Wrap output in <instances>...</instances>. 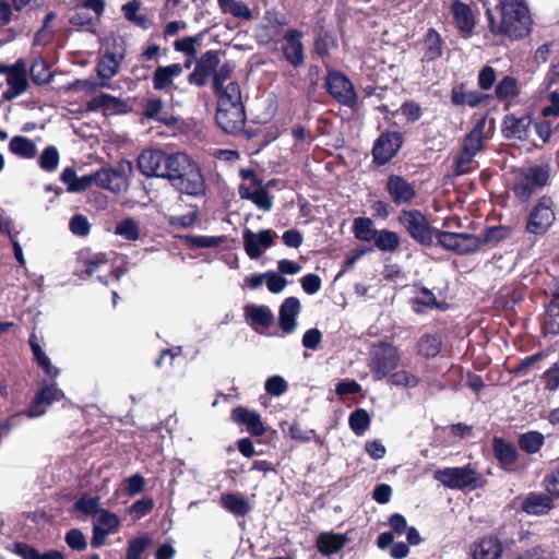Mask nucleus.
<instances>
[{"mask_svg":"<svg viewBox=\"0 0 559 559\" xmlns=\"http://www.w3.org/2000/svg\"><path fill=\"white\" fill-rule=\"evenodd\" d=\"M179 192L200 198L206 192V183L199 164L188 154L174 153L165 178Z\"/></svg>","mask_w":559,"mask_h":559,"instance_id":"f257e3e1","label":"nucleus"},{"mask_svg":"<svg viewBox=\"0 0 559 559\" xmlns=\"http://www.w3.org/2000/svg\"><path fill=\"white\" fill-rule=\"evenodd\" d=\"M221 50H206L195 60V67L187 76L190 85L203 88L212 79L213 92L221 91L223 85L231 78L235 71V64L226 61L221 64Z\"/></svg>","mask_w":559,"mask_h":559,"instance_id":"f03ea898","label":"nucleus"},{"mask_svg":"<svg viewBox=\"0 0 559 559\" xmlns=\"http://www.w3.org/2000/svg\"><path fill=\"white\" fill-rule=\"evenodd\" d=\"M497 8L500 10L510 39H522L531 33L532 19L524 0H501Z\"/></svg>","mask_w":559,"mask_h":559,"instance_id":"7ed1b4c3","label":"nucleus"},{"mask_svg":"<svg viewBox=\"0 0 559 559\" xmlns=\"http://www.w3.org/2000/svg\"><path fill=\"white\" fill-rule=\"evenodd\" d=\"M397 219L408 236L424 248H431L433 240H438V234L443 233L433 227L419 210H402Z\"/></svg>","mask_w":559,"mask_h":559,"instance_id":"20e7f679","label":"nucleus"},{"mask_svg":"<svg viewBox=\"0 0 559 559\" xmlns=\"http://www.w3.org/2000/svg\"><path fill=\"white\" fill-rule=\"evenodd\" d=\"M435 478L444 487L456 490H476L487 485V479L471 464L438 469L435 472Z\"/></svg>","mask_w":559,"mask_h":559,"instance_id":"39448f33","label":"nucleus"},{"mask_svg":"<svg viewBox=\"0 0 559 559\" xmlns=\"http://www.w3.org/2000/svg\"><path fill=\"white\" fill-rule=\"evenodd\" d=\"M324 87L326 93L340 105L354 109L358 104V94L353 82L342 71L329 69Z\"/></svg>","mask_w":559,"mask_h":559,"instance_id":"423d86ee","label":"nucleus"},{"mask_svg":"<svg viewBox=\"0 0 559 559\" xmlns=\"http://www.w3.org/2000/svg\"><path fill=\"white\" fill-rule=\"evenodd\" d=\"M400 362L397 347L386 342H379L373 345L368 367L373 379L379 381L386 378Z\"/></svg>","mask_w":559,"mask_h":559,"instance_id":"0eeeda50","label":"nucleus"},{"mask_svg":"<svg viewBox=\"0 0 559 559\" xmlns=\"http://www.w3.org/2000/svg\"><path fill=\"white\" fill-rule=\"evenodd\" d=\"M549 177L548 165L528 167L515 181L513 192L522 202H527L537 189L548 185Z\"/></svg>","mask_w":559,"mask_h":559,"instance_id":"6e6552de","label":"nucleus"},{"mask_svg":"<svg viewBox=\"0 0 559 559\" xmlns=\"http://www.w3.org/2000/svg\"><path fill=\"white\" fill-rule=\"evenodd\" d=\"M404 144V135L400 131L386 130L373 142L371 148L372 164L377 167L389 164L396 157Z\"/></svg>","mask_w":559,"mask_h":559,"instance_id":"1a4fd4ad","label":"nucleus"},{"mask_svg":"<svg viewBox=\"0 0 559 559\" xmlns=\"http://www.w3.org/2000/svg\"><path fill=\"white\" fill-rule=\"evenodd\" d=\"M0 74H4L7 78L9 88L3 93L7 100H11L27 91L29 84L26 63L23 59H17L13 64L0 62Z\"/></svg>","mask_w":559,"mask_h":559,"instance_id":"9d476101","label":"nucleus"},{"mask_svg":"<svg viewBox=\"0 0 559 559\" xmlns=\"http://www.w3.org/2000/svg\"><path fill=\"white\" fill-rule=\"evenodd\" d=\"M173 157L174 153L167 154L162 150L147 148L139 155L136 164L140 173L144 176L164 179Z\"/></svg>","mask_w":559,"mask_h":559,"instance_id":"9b49d317","label":"nucleus"},{"mask_svg":"<svg viewBox=\"0 0 559 559\" xmlns=\"http://www.w3.org/2000/svg\"><path fill=\"white\" fill-rule=\"evenodd\" d=\"M552 205L554 202L549 195H543L538 200L527 217L526 230L530 234L544 235L548 230L556 218Z\"/></svg>","mask_w":559,"mask_h":559,"instance_id":"f8f14e48","label":"nucleus"},{"mask_svg":"<svg viewBox=\"0 0 559 559\" xmlns=\"http://www.w3.org/2000/svg\"><path fill=\"white\" fill-rule=\"evenodd\" d=\"M438 245L456 254H469L480 248L479 236L468 233L444 231L438 234Z\"/></svg>","mask_w":559,"mask_h":559,"instance_id":"ddd939ff","label":"nucleus"},{"mask_svg":"<svg viewBox=\"0 0 559 559\" xmlns=\"http://www.w3.org/2000/svg\"><path fill=\"white\" fill-rule=\"evenodd\" d=\"M304 33L298 28H289L283 35L281 51L284 60L294 68H300L306 61Z\"/></svg>","mask_w":559,"mask_h":559,"instance_id":"4468645a","label":"nucleus"},{"mask_svg":"<svg viewBox=\"0 0 559 559\" xmlns=\"http://www.w3.org/2000/svg\"><path fill=\"white\" fill-rule=\"evenodd\" d=\"M450 13L459 35L463 39L471 38L477 24L472 7L461 0H454L450 5Z\"/></svg>","mask_w":559,"mask_h":559,"instance_id":"2eb2a0df","label":"nucleus"},{"mask_svg":"<svg viewBox=\"0 0 559 559\" xmlns=\"http://www.w3.org/2000/svg\"><path fill=\"white\" fill-rule=\"evenodd\" d=\"M247 120L245 105L217 107L215 121L228 134H237L245 128Z\"/></svg>","mask_w":559,"mask_h":559,"instance_id":"dca6fc26","label":"nucleus"},{"mask_svg":"<svg viewBox=\"0 0 559 559\" xmlns=\"http://www.w3.org/2000/svg\"><path fill=\"white\" fill-rule=\"evenodd\" d=\"M385 191L396 206L411 205L417 197L415 187L401 175L388 177Z\"/></svg>","mask_w":559,"mask_h":559,"instance_id":"f3484780","label":"nucleus"},{"mask_svg":"<svg viewBox=\"0 0 559 559\" xmlns=\"http://www.w3.org/2000/svg\"><path fill=\"white\" fill-rule=\"evenodd\" d=\"M64 399V393L55 383H47L46 381L41 384L40 389L32 400L28 408V417H39L45 414L46 406H50L55 402H59Z\"/></svg>","mask_w":559,"mask_h":559,"instance_id":"a211bd4d","label":"nucleus"},{"mask_svg":"<svg viewBox=\"0 0 559 559\" xmlns=\"http://www.w3.org/2000/svg\"><path fill=\"white\" fill-rule=\"evenodd\" d=\"M491 450L501 469L508 473L514 471V465L520 459V453L514 443L502 437L493 436L491 439Z\"/></svg>","mask_w":559,"mask_h":559,"instance_id":"6ab92c4d","label":"nucleus"},{"mask_svg":"<svg viewBox=\"0 0 559 559\" xmlns=\"http://www.w3.org/2000/svg\"><path fill=\"white\" fill-rule=\"evenodd\" d=\"M178 76H180V67L173 66V63L158 66L153 73V87L158 92H178L179 94L188 93L187 88H181L174 83V80Z\"/></svg>","mask_w":559,"mask_h":559,"instance_id":"aec40b11","label":"nucleus"},{"mask_svg":"<svg viewBox=\"0 0 559 559\" xmlns=\"http://www.w3.org/2000/svg\"><path fill=\"white\" fill-rule=\"evenodd\" d=\"M230 419L240 426H245L247 431L253 437H261L265 433L264 424L260 414L255 411L237 406L231 411Z\"/></svg>","mask_w":559,"mask_h":559,"instance_id":"412c9836","label":"nucleus"},{"mask_svg":"<svg viewBox=\"0 0 559 559\" xmlns=\"http://www.w3.org/2000/svg\"><path fill=\"white\" fill-rule=\"evenodd\" d=\"M301 310L300 301L297 297H287L278 310V326L286 333L290 334L297 325V317Z\"/></svg>","mask_w":559,"mask_h":559,"instance_id":"4be33fe9","label":"nucleus"},{"mask_svg":"<svg viewBox=\"0 0 559 559\" xmlns=\"http://www.w3.org/2000/svg\"><path fill=\"white\" fill-rule=\"evenodd\" d=\"M554 508V499L546 491H531L521 502V510L530 515H545Z\"/></svg>","mask_w":559,"mask_h":559,"instance_id":"5701e85b","label":"nucleus"},{"mask_svg":"<svg viewBox=\"0 0 559 559\" xmlns=\"http://www.w3.org/2000/svg\"><path fill=\"white\" fill-rule=\"evenodd\" d=\"M530 124V116L516 117L514 114H508L502 120L501 131L506 139L525 140Z\"/></svg>","mask_w":559,"mask_h":559,"instance_id":"b1692460","label":"nucleus"},{"mask_svg":"<svg viewBox=\"0 0 559 559\" xmlns=\"http://www.w3.org/2000/svg\"><path fill=\"white\" fill-rule=\"evenodd\" d=\"M314 39L312 53L321 60L330 58V50L337 47L336 38L332 32L324 28L323 23L318 22L313 27Z\"/></svg>","mask_w":559,"mask_h":559,"instance_id":"393cba45","label":"nucleus"},{"mask_svg":"<svg viewBox=\"0 0 559 559\" xmlns=\"http://www.w3.org/2000/svg\"><path fill=\"white\" fill-rule=\"evenodd\" d=\"M488 94L477 91H466L464 83L455 84L451 88V103L454 106H469L472 108L478 107L489 99Z\"/></svg>","mask_w":559,"mask_h":559,"instance_id":"a878e982","label":"nucleus"},{"mask_svg":"<svg viewBox=\"0 0 559 559\" xmlns=\"http://www.w3.org/2000/svg\"><path fill=\"white\" fill-rule=\"evenodd\" d=\"M473 559H499L502 544L498 537L485 536L471 546Z\"/></svg>","mask_w":559,"mask_h":559,"instance_id":"bb28decb","label":"nucleus"},{"mask_svg":"<svg viewBox=\"0 0 559 559\" xmlns=\"http://www.w3.org/2000/svg\"><path fill=\"white\" fill-rule=\"evenodd\" d=\"M475 123L472 130L464 136L462 147L463 150L471 152L472 154H477L481 151L485 142L484 131L487 123V116L480 115L477 117L474 115Z\"/></svg>","mask_w":559,"mask_h":559,"instance_id":"cd10ccee","label":"nucleus"},{"mask_svg":"<svg viewBox=\"0 0 559 559\" xmlns=\"http://www.w3.org/2000/svg\"><path fill=\"white\" fill-rule=\"evenodd\" d=\"M246 320L257 330L258 326L269 328L274 320V316L267 306L247 305L243 308Z\"/></svg>","mask_w":559,"mask_h":559,"instance_id":"c85d7f7f","label":"nucleus"},{"mask_svg":"<svg viewBox=\"0 0 559 559\" xmlns=\"http://www.w3.org/2000/svg\"><path fill=\"white\" fill-rule=\"evenodd\" d=\"M443 39L437 29L430 27L424 36V53L421 61L432 62L442 56Z\"/></svg>","mask_w":559,"mask_h":559,"instance_id":"c756f323","label":"nucleus"},{"mask_svg":"<svg viewBox=\"0 0 559 559\" xmlns=\"http://www.w3.org/2000/svg\"><path fill=\"white\" fill-rule=\"evenodd\" d=\"M219 503L222 508L236 516H246L251 511L249 501L239 493L223 492Z\"/></svg>","mask_w":559,"mask_h":559,"instance_id":"7c9ffc66","label":"nucleus"},{"mask_svg":"<svg viewBox=\"0 0 559 559\" xmlns=\"http://www.w3.org/2000/svg\"><path fill=\"white\" fill-rule=\"evenodd\" d=\"M417 354L427 359L435 358L442 348V337L439 333H424L417 342Z\"/></svg>","mask_w":559,"mask_h":559,"instance_id":"2f4dec72","label":"nucleus"},{"mask_svg":"<svg viewBox=\"0 0 559 559\" xmlns=\"http://www.w3.org/2000/svg\"><path fill=\"white\" fill-rule=\"evenodd\" d=\"M346 542L343 534L321 533L317 538V548L323 556H331L338 552Z\"/></svg>","mask_w":559,"mask_h":559,"instance_id":"473e14b6","label":"nucleus"},{"mask_svg":"<svg viewBox=\"0 0 559 559\" xmlns=\"http://www.w3.org/2000/svg\"><path fill=\"white\" fill-rule=\"evenodd\" d=\"M213 93L217 98V107L243 105L240 85L236 81L223 85L221 91Z\"/></svg>","mask_w":559,"mask_h":559,"instance_id":"72a5a7b5","label":"nucleus"},{"mask_svg":"<svg viewBox=\"0 0 559 559\" xmlns=\"http://www.w3.org/2000/svg\"><path fill=\"white\" fill-rule=\"evenodd\" d=\"M542 330L545 335L559 334V295L555 296L547 306L542 319Z\"/></svg>","mask_w":559,"mask_h":559,"instance_id":"f704fd0d","label":"nucleus"},{"mask_svg":"<svg viewBox=\"0 0 559 559\" xmlns=\"http://www.w3.org/2000/svg\"><path fill=\"white\" fill-rule=\"evenodd\" d=\"M545 444V436L537 430H530L518 437V447L528 455L538 453Z\"/></svg>","mask_w":559,"mask_h":559,"instance_id":"c9c22d12","label":"nucleus"},{"mask_svg":"<svg viewBox=\"0 0 559 559\" xmlns=\"http://www.w3.org/2000/svg\"><path fill=\"white\" fill-rule=\"evenodd\" d=\"M13 546V551L22 559H66L59 550L51 549L40 554L35 547L23 542H16Z\"/></svg>","mask_w":559,"mask_h":559,"instance_id":"e433bc0d","label":"nucleus"},{"mask_svg":"<svg viewBox=\"0 0 559 559\" xmlns=\"http://www.w3.org/2000/svg\"><path fill=\"white\" fill-rule=\"evenodd\" d=\"M179 238L185 242L188 249L197 250L203 248H217L226 241L225 236H192L183 235Z\"/></svg>","mask_w":559,"mask_h":559,"instance_id":"4c0bfd02","label":"nucleus"},{"mask_svg":"<svg viewBox=\"0 0 559 559\" xmlns=\"http://www.w3.org/2000/svg\"><path fill=\"white\" fill-rule=\"evenodd\" d=\"M29 75L34 84L44 86L49 84L53 74L50 72L49 63L41 57L35 58L29 68Z\"/></svg>","mask_w":559,"mask_h":559,"instance_id":"58836bf2","label":"nucleus"},{"mask_svg":"<svg viewBox=\"0 0 559 559\" xmlns=\"http://www.w3.org/2000/svg\"><path fill=\"white\" fill-rule=\"evenodd\" d=\"M9 151L21 158L31 159L36 156L35 143L23 135H14L9 143Z\"/></svg>","mask_w":559,"mask_h":559,"instance_id":"ea45409f","label":"nucleus"},{"mask_svg":"<svg viewBox=\"0 0 559 559\" xmlns=\"http://www.w3.org/2000/svg\"><path fill=\"white\" fill-rule=\"evenodd\" d=\"M511 235V227L499 225L487 227L481 235H479L480 248L485 246L496 247L501 241L509 238Z\"/></svg>","mask_w":559,"mask_h":559,"instance_id":"a19ab883","label":"nucleus"},{"mask_svg":"<svg viewBox=\"0 0 559 559\" xmlns=\"http://www.w3.org/2000/svg\"><path fill=\"white\" fill-rule=\"evenodd\" d=\"M379 230L373 227L369 217H356L353 223V233L360 241H370L376 238Z\"/></svg>","mask_w":559,"mask_h":559,"instance_id":"79ce46f5","label":"nucleus"},{"mask_svg":"<svg viewBox=\"0 0 559 559\" xmlns=\"http://www.w3.org/2000/svg\"><path fill=\"white\" fill-rule=\"evenodd\" d=\"M519 93L518 80L511 75L503 76L495 87V95L499 100L515 98Z\"/></svg>","mask_w":559,"mask_h":559,"instance_id":"37998d69","label":"nucleus"},{"mask_svg":"<svg viewBox=\"0 0 559 559\" xmlns=\"http://www.w3.org/2000/svg\"><path fill=\"white\" fill-rule=\"evenodd\" d=\"M374 246L383 252H393L400 247V237L395 231L381 229L377 233Z\"/></svg>","mask_w":559,"mask_h":559,"instance_id":"c03bdc74","label":"nucleus"},{"mask_svg":"<svg viewBox=\"0 0 559 559\" xmlns=\"http://www.w3.org/2000/svg\"><path fill=\"white\" fill-rule=\"evenodd\" d=\"M122 102L106 93H100L99 95H96L92 97L86 103V110L87 111H97L99 109H112L115 110L118 106H121Z\"/></svg>","mask_w":559,"mask_h":559,"instance_id":"a18cd8bd","label":"nucleus"},{"mask_svg":"<svg viewBox=\"0 0 559 559\" xmlns=\"http://www.w3.org/2000/svg\"><path fill=\"white\" fill-rule=\"evenodd\" d=\"M240 194L241 198L251 200L260 210L270 211L273 206V197L264 187H259L252 192L247 189L246 193L240 191Z\"/></svg>","mask_w":559,"mask_h":559,"instance_id":"49530a36","label":"nucleus"},{"mask_svg":"<svg viewBox=\"0 0 559 559\" xmlns=\"http://www.w3.org/2000/svg\"><path fill=\"white\" fill-rule=\"evenodd\" d=\"M371 424V418L365 408H356L350 413L348 418V425L355 435H362Z\"/></svg>","mask_w":559,"mask_h":559,"instance_id":"de8ad7c7","label":"nucleus"},{"mask_svg":"<svg viewBox=\"0 0 559 559\" xmlns=\"http://www.w3.org/2000/svg\"><path fill=\"white\" fill-rule=\"evenodd\" d=\"M119 69V62L116 56L111 52L105 53L96 66V71L99 78L110 80L116 75Z\"/></svg>","mask_w":559,"mask_h":559,"instance_id":"09e8293b","label":"nucleus"},{"mask_svg":"<svg viewBox=\"0 0 559 559\" xmlns=\"http://www.w3.org/2000/svg\"><path fill=\"white\" fill-rule=\"evenodd\" d=\"M115 234L126 240L135 241L140 238L139 223L132 217H127L116 225Z\"/></svg>","mask_w":559,"mask_h":559,"instance_id":"8fccbe9b","label":"nucleus"},{"mask_svg":"<svg viewBox=\"0 0 559 559\" xmlns=\"http://www.w3.org/2000/svg\"><path fill=\"white\" fill-rule=\"evenodd\" d=\"M151 544L152 538L147 534L130 539L128 542L126 559H141L142 554Z\"/></svg>","mask_w":559,"mask_h":559,"instance_id":"3c124183","label":"nucleus"},{"mask_svg":"<svg viewBox=\"0 0 559 559\" xmlns=\"http://www.w3.org/2000/svg\"><path fill=\"white\" fill-rule=\"evenodd\" d=\"M414 302L418 306H423L429 309L445 310L448 308L445 302L438 301L435 294L429 288L424 286L418 289Z\"/></svg>","mask_w":559,"mask_h":559,"instance_id":"603ef678","label":"nucleus"},{"mask_svg":"<svg viewBox=\"0 0 559 559\" xmlns=\"http://www.w3.org/2000/svg\"><path fill=\"white\" fill-rule=\"evenodd\" d=\"M542 485L545 491L552 497V499H559V464L554 465L546 472Z\"/></svg>","mask_w":559,"mask_h":559,"instance_id":"864d4df0","label":"nucleus"},{"mask_svg":"<svg viewBox=\"0 0 559 559\" xmlns=\"http://www.w3.org/2000/svg\"><path fill=\"white\" fill-rule=\"evenodd\" d=\"M60 160V155L56 146L49 145L44 148L41 152L39 158H38V165L39 167L47 171L52 173L57 169Z\"/></svg>","mask_w":559,"mask_h":559,"instance_id":"5fc2aeb1","label":"nucleus"},{"mask_svg":"<svg viewBox=\"0 0 559 559\" xmlns=\"http://www.w3.org/2000/svg\"><path fill=\"white\" fill-rule=\"evenodd\" d=\"M386 378L389 384L395 386L416 388L419 384V378L407 370L390 373Z\"/></svg>","mask_w":559,"mask_h":559,"instance_id":"6e6d98bb","label":"nucleus"},{"mask_svg":"<svg viewBox=\"0 0 559 559\" xmlns=\"http://www.w3.org/2000/svg\"><path fill=\"white\" fill-rule=\"evenodd\" d=\"M118 176L119 173L112 168H100L93 173L94 185L103 189L116 191L111 183Z\"/></svg>","mask_w":559,"mask_h":559,"instance_id":"4d7b16f0","label":"nucleus"},{"mask_svg":"<svg viewBox=\"0 0 559 559\" xmlns=\"http://www.w3.org/2000/svg\"><path fill=\"white\" fill-rule=\"evenodd\" d=\"M243 246L248 257L252 260L259 259L263 254V250L259 241H257V236L250 229H246L243 231Z\"/></svg>","mask_w":559,"mask_h":559,"instance_id":"13d9d810","label":"nucleus"},{"mask_svg":"<svg viewBox=\"0 0 559 559\" xmlns=\"http://www.w3.org/2000/svg\"><path fill=\"white\" fill-rule=\"evenodd\" d=\"M476 155L463 148L460 150L454 160V173L457 176L468 174L472 170V163Z\"/></svg>","mask_w":559,"mask_h":559,"instance_id":"bf43d9fd","label":"nucleus"},{"mask_svg":"<svg viewBox=\"0 0 559 559\" xmlns=\"http://www.w3.org/2000/svg\"><path fill=\"white\" fill-rule=\"evenodd\" d=\"M75 509L86 515L94 516L100 510L99 497H88L84 495L75 502Z\"/></svg>","mask_w":559,"mask_h":559,"instance_id":"052dcab7","label":"nucleus"},{"mask_svg":"<svg viewBox=\"0 0 559 559\" xmlns=\"http://www.w3.org/2000/svg\"><path fill=\"white\" fill-rule=\"evenodd\" d=\"M69 229L75 236L85 237L91 231V224L83 214H75L70 219Z\"/></svg>","mask_w":559,"mask_h":559,"instance_id":"680f3d73","label":"nucleus"},{"mask_svg":"<svg viewBox=\"0 0 559 559\" xmlns=\"http://www.w3.org/2000/svg\"><path fill=\"white\" fill-rule=\"evenodd\" d=\"M64 540L72 550L83 551L87 548L86 538L79 528H71L68 531Z\"/></svg>","mask_w":559,"mask_h":559,"instance_id":"e2e57ef3","label":"nucleus"},{"mask_svg":"<svg viewBox=\"0 0 559 559\" xmlns=\"http://www.w3.org/2000/svg\"><path fill=\"white\" fill-rule=\"evenodd\" d=\"M545 357V353L543 350L537 352L531 356L522 359L516 366H514L512 372L515 376H526L532 367H534L537 362H539Z\"/></svg>","mask_w":559,"mask_h":559,"instance_id":"0e129e2a","label":"nucleus"},{"mask_svg":"<svg viewBox=\"0 0 559 559\" xmlns=\"http://www.w3.org/2000/svg\"><path fill=\"white\" fill-rule=\"evenodd\" d=\"M98 515V525L104 530H108L109 533L116 532L119 528L120 521L117 514L106 510L100 509L97 513Z\"/></svg>","mask_w":559,"mask_h":559,"instance_id":"69168bd1","label":"nucleus"},{"mask_svg":"<svg viewBox=\"0 0 559 559\" xmlns=\"http://www.w3.org/2000/svg\"><path fill=\"white\" fill-rule=\"evenodd\" d=\"M400 111L405 116L407 122L414 123L418 121L423 116V109L415 100H406L401 107Z\"/></svg>","mask_w":559,"mask_h":559,"instance_id":"338daca9","label":"nucleus"},{"mask_svg":"<svg viewBox=\"0 0 559 559\" xmlns=\"http://www.w3.org/2000/svg\"><path fill=\"white\" fill-rule=\"evenodd\" d=\"M264 389L271 395L281 396L287 391L288 385L283 377L272 376L265 381Z\"/></svg>","mask_w":559,"mask_h":559,"instance_id":"774afa93","label":"nucleus"}]
</instances>
